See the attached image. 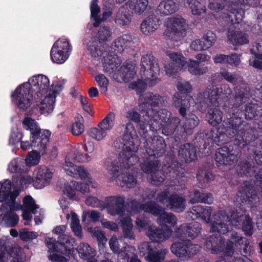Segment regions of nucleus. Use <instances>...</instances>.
<instances>
[{"mask_svg": "<svg viewBox=\"0 0 262 262\" xmlns=\"http://www.w3.org/2000/svg\"><path fill=\"white\" fill-rule=\"evenodd\" d=\"M48 78L43 75L32 76L28 82L18 86L11 94L12 101L21 111H25L30 106L33 100V93L36 102L41 101L38 105L41 114L51 113L54 109L56 97L62 91L60 84H52L49 87Z\"/></svg>", "mask_w": 262, "mask_h": 262, "instance_id": "f257e3e1", "label": "nucleus"}, {"mask_svg": "<svg viewBox=\"0 0 262 262\" xmlns=\"http://www.w3.org/2000/svg\"><path fill=\"white\" fill-rule=\"evenodd\" d=\"M242 210L233 211L229 217L225 211H219L212 216L210 231L225 234L229 231V225L242 228L245 234L251 235L253 233L252 219L244 214Z\"/></svg>", "mask_w": 262, "mask_h": 262, "instance_id": "f03ea898", "label": "nucleus"}, {"mask_svg": "<svg viewBox=\"0 0 262 262\" xmlns=\"http://www.w3.org/2000/svg\"><path fill=\"white\" fill-rule=\"evenodd\" d=\"M231 94L232 90L228 84L209 85L204 94L206 103L202 113L206 115H223L219 108L220 105L227 101ZM201 108L203 110L202 107Z\"/></svg>", "mask_w": 262, "mask_h": 262, "instance_id": "7ed1b4c3", "label": "nucleus"}, {"mask_svg": "<svg viewBox=\"0 0 262 262\" xmlns=\"http://www.w3.org/2000/svg\"><path fill=\"white\" fill-rule=\"evenodd\" d=\"M140 104L138 105L137 111H134L132 114L128 112L127 115H160L159 111H155L154 107H157L162 103L163 98L158 94L152 92H146L140 96Z\"/></svg>", "mask_w": 262, "mask_h": 262, "instance_id": "20e7f679", "label": "nucleus"}, {"mask_svg": "<svg viewBox=\"0 0 262 262\" xmlns=\"http://www.w3.org/2000/svg\"><path fill=\"white\" fill-rule=\"evenodd\" d=\"M195 143L200 146L203 144L205 148L210 144H216L217 145L226 144L231 140L228 137L225 129L224 130L218 129H211L208 132H200L195 137Z\"/></svg>", "mask_w": 262, "mask_h": 262, "instance_id": "39448f33", "label": "nucleus"}, {"mask_svg": "<svg viewBox=\"0 0 262 262\" xmlns=\"http://www.w3.org/2000/svg\"><path fill=\"white\" fill-rule=\"evenodd\" d=\"M177 88L179 97H177L176 94L174 95L173 105L176 107H180V115H186V108L190 105L189 94L191 92L192 86L188 81L180 80L177 84Z\"/></svg>", "mask_w": 262, "mask_h": 262, "instance_id": "423d86ee", "label": "nucleus"}, {"mask_svg": "<svg viewBox=\"0 0 262 262\" xmlns=\"http://www.w3.org/2000/svg\"><path fill=\"white\" fill-rule=\"evenodd\" d=\"M72 50V45L68 39L59 38L54 42L50 51L52 61L58 64L64 63L68 59Z\"/></svg>", "mask_w": 262, "mask_h": 262, "instance_id": "0eeeda50", "label": "nucleus"}, {"mask_svg": "<svg viewBox=\"0 0 262 262\" xmlns=\"http://www.w3.org/2000/svg\"><path fill=\"white\" fill-rule=\"evenodd\" d=\"M241 156V151L239 148L225 145L216 150L215 160L221 165H232L238 161Z\"/></svg>", "mask_w": 262, "mask_h": 262, "instance_id": "6e6552de", "label": "nucleus"}, {"mask_svg": "<svg viewBox=\"0 0 262 262\" xmlns=\"http://www.w3.org/2000/svg\"><path fill=\"white\" fill-rule=\"evenodd\" d=\"M141 70L146 71V78L155 84L160 81L158 76L160 74V67L158 59L152 54H146L142 56L141 59Z\"/></svg>", "mask_w": 262, "mask_h": 262, "instance_id": "1a4fd4ad", "label": "nucleus"}, {"mask_svg": "<svg viewBox=\"0 0 262 262\" xmlns=\"http://www.w3.org/2000/svg\"><path fill=\"white\" fill-rule=\"evenodd\" d=\"M75 239L73 237L67 234H61L58 236L57 243L61 245V248H59L56 245L55 240L53 238H46V244L49 249V251L55 252L66 256H69L71 254V249L73 246Z\"/></svg>", "mask_w": 262, "mask_h": 262, "instance_id": "9d476101", "label": "nucleus"}, {"mask_svg": "<svg viewBox=\"0 0 262 262\" xmlns=\"http://www.w3.org/2000/svg\"><path fill=\"white\" fill-rule=\"evenodd\" d=\"M171 24L165 31L164 34L171 40H181L186 35V24L182 17H174Z\"/></svg>", "mask_w": 262, "mask_h": 262, "instance_id": "9b49d317", "label": "nucleus"}, {"mask_svg": "<svg viewBox=\"0 0 262 262\" xmlns=\"http://www.w3.org/2000/svg\"><path fill=\"white\" fill-rule=\"evenodd\" d=\"M201 230V225L199 222L183 224L176 230L174 235L182 241L193 239L199 236Z\"/></svg>", "mask_w": 262, "mask_h": 262, "instance_id": "f8f14e48", "label": "nucleus"}, {"mask_svg": "<svg viewBox=\"0 0 262 262\" xmlns=\"http://www.w3.org/2000/svg\"><path fill=\"white\" fill-rule=\"evenodd\" d=\"M19 195L18 190L11 191V182L9 180H6L4 183H0V202L5 201L2 204V208H14V202Z\"/></svg>", "mask_w": 262, "mask_h": 262, "instance_id": "ddd939ff", "label": "nucleus"}, {"mask_svg": "<svg viewBox=\"0 0 262 262\" xmlns=\"http://www.w3.org/2000/svg\"><path fill=\"white\" fill-rule=\"evenodd\" d=\"M144 147L148 156L157 158L162 156L166 151L165 141L159 136L146 139L144 143Z\"/></svg>", "mask_w": 262, "mask_h": 262, "instance_id": "4468645a", "label": "nucleus"}, {"mask_svg": "<svg viewBox=\"0 0 262 262\" xmlns=\"http://www.w3.org/2000/svg\"><path fill=\"white\" fill-rule=\"evenodd\" d=\"M166 54L171 60L169 63L164 67L166 74L172 78H176L178 72L181 70L186 64L185 58L181 53L166 52Z\"/></svg>", "mask_w": 262, "mask_h": 262, "instance_id": "2eb2a0df", "label": "nucleus"}, {"mask_svg": "<svg viewBox=\"0 0 262 262\" xmlns=\"http://www.w3.org/2000/svg\"><path fill=\"white\" fill-rule=\"evenodd\" d=\"M130 119L137 123L140 127V132L139 134L143 138L147 137V130H145L146 126L149 125L150 130L153 132H157L162 127V125L154 117L150 118V116H130Z\"/></svg>", "mask_w": 262, "mask_h": 262, "instance_id": "dca6fc26", "label": "nucleus"}, {"mask_svg": "<svg viewBox=\"0 0 262 262\" xmlns=\"http://www.w3.org/2000/svg\"><path fill=\"white\" fill-rule=\"evenodd\" d=\"M125 197L123 195L110 196L105 199L104 208L112 215L123 216L124 214Z\"/></svg>", "mask_w": 262, "mask_h": 262, "instance_id": "f3484780", "label": "nucleus"}, {"mask_svg": "<svg viewBox=\"0 0 262 262\" xmlns=\"http://www.w3.org/2000/svg\"><path fill=\"white\" fill-rule=\"evenodd\" d=\"M223 116L224 120L221 126L225 129L230 140L234 138V141L237 138H239L238 135H240L239 130L242 128V118L238 116H229V118H227V116Z\"/></svg>", "mask_w": 262, "mask_h": 262, "instance_id": "a211bd4d", "label": "nucleus"}, {"mask_svg": "<svg viewBox=\"0 0 262 262\" xmlns=\"http://www.w3.org/2000/svg\"><path fill=\"white\" fill-rule=\"evenodd\" d=\"M258 199L253 186L248 182H244L239 187L235 197V201L239 204H250L258 201Z\"/></svg>", "mask_w": 262, "mask_h": 262, "instance_id": "6ab92c4d", "label": "nucleus"}, {"mask_svg": "<svg viewBox=\"0 0 262 262\" xmlns=\"http://www.w3.org/2000/svg\"><path fill=\"white\" fill-rule=\"evenodd\" d=\"M134 146H129L128 149H126L125 146H122V151L118 156V161L122 164L123 168L128 169L135 165L139 162V158L136 155L139 147H137L136 150H133Z\"/></svg>", "mask_w": 262, "mask_h": 262, "instance_id": "aec40b11", "label": "nucleus"}, {"mask_svg": "<svg viewBox=\"0 0 262 262\" xmlns=\"http://www.w3.org/2000/svg\"><path fill=\"white\" fill-rule=\"evenodd\" d=\"M71 155H69L66 158L65 165L64 168L67 171V173L76 179H87L89 182L91 183V178L90 174L86 171L83 166H78L74 165L71 162L68 161L69 160Z\"/></svg>", "mask_w": 262, "mask_h": 262, "instance_id": "412c9836", "label": "nucleus"}, {"mask_svg": "<svg viewBox=\"0 0 262 262\" xmlns=\"http://www.w3.org/2000/svg\"><path fill=\"white\" fill-rule=\"evenodd\" d=\"M216 39L215 34L211 31H208L201 39L192 41L190 47L194 51L205 50L215 43Z\"/></svg>", "mask_w": 262, "mask_h": 262, "instance_id": "4be33fe9", "label": "nucleus"}, {"mask_svg": "<svg viewBox=\"0 0 262 262\" xmlns=\"http://www.w3.org/2000/svg\"><path fill=\"white\" fill-rule=\"evenodd\" d=\"M122 141V146H125L126 149H128L129 146H134L133 147V150H136L137 147L140 145L136 132L133 125L130 122L126 124Z\"/></svg>", "mask_w": 262, "mask_h": 262, "instance_id": "5701e85b", "label": "nucleus"}, {"mask_svg": "<svg viewBox=\"0 0 262 262\" xmlns=\"http://www.w3.org/2000/svg\"><path fill=\"white\" fill-rule=\"evenodd\" d=\"M212 212V209L211 207L196 205L190 209L189 211L187 212V215L192 220L201 217L207 224L210 222L211 226V222L213 221L212 219V221H210Z\"/></svg>", "mask_w": 262, "mask_h": 262, "instance_id": "b1692460", "label": "nucleus"}, {"mask_svg": "<svg viewBox=\"0 0 262 262\" xmlns=\"http://www.w3.org/2000/svg\"><path fill=\"white\" fill-rule=\"evenodd\" d=\"M133 16L125 4L120 7L114 15V22L118 26L124 27L130 25Z\"/></svg>", "mask_w": 262, "mask_h": 262, "instance_id": "393cba45", "label": "nucleus"}, {"mask_svg": "<svg viewBox=\"0 0 262 262\" xmlns=\"http://www.w3.org/2000/svg\"><path fill=\"white\" fill-rule=\"evenodd\" d=\"M51 133L48 130H43L41 134L32 136V146L36 148L41 154L46 152L47 145L49 141Z\"/></svg>", "mask_w": 262, "mask_h": 262, "instance_id": "a878e982", "label": "nucleus"}, {"mask_svg": "<svg viewBox=\"0 0 262 262\" xmlns=\"http://www.w3.org/2000/svg\"><path fill=\"white\" fill-rule=\"evenodd\" d=\"M172 233V230L168 226L165 227V230L155 226H150L146 232V235L153 242H160L168 238Z\"/></svg>", "mask_w": 262, "mask_h": 262, "instance_id": "bb28decb", "label": "nucleus"}, {"mask_svg": "<svg viewBox=\"0 0 262 262\" xmlns=\"http://www.w3.org/2000/svg\"><path fill=\"white\" fill-rule=\"evenodd\" d=\"M52 177V172L46 167H42L37 171L36 180L33 183L34 187L41 189L49 184Z\"/></svg>", "mask_w": 262, "mask_h": 262, "instance_id": "cd10ccee", "label": "nucleus"}, {"mask_svg": "<svg viewBox=\"0 0 262 262\" xmlns=\"http://www.w3.org/2000/svg\"><path fill=\"white\" fill-rule=\"evenodd\" d=\"M196 148L192 144L186 143L180 146L178 150V156L185 162H190L196 159Z\"/></svg>", "mask_w": 262, "mask_h": 262, "instance_id": "c85d7f7f", "label": "nucleus"}, {"mask_svg": "<svg viewBox=\"0 0 262 262\" xmlns=\"http://www.w3.org/2000/svg\"><path fill=\"white\" fill-rule=\"evenodd\" d=\"M166 207L176 212H181L185 209L186 200L183 196L177 193L171 194L169 196Z\"/></svg>", "mask_w": 262, "mask_h": 262, "instance_id": "c756f323", "label": "nucleus"}, {"mask_svg": "<svg viewBox=\"0 0 262 262\" xmlns=\"http://www.w3.org/2000/svg\"><path fill=\"white\" fill-rule=\"evenodd\" d=\"M239 84L235 89V100L238 105L245 102L251 96L249 85L244 81Z\"/></svg>", "mask_w": 262, "mask_h": 262, "instance_id": "7c9ffc66", "label": "nucleus"}, {"mask_svg": "<svg viewBox=\"0 0 262 262\" xmlns=\"http://www.w3.org/2000/svg\"><path fill=\"white\" fill-rule=\"evenodd\" d=\"M205 245L206 247L211 251V253L216 254L223 251L224 241L221 238L211 235L207 238Z\"/></svg>", "mask_w": 262, "mask_h": 262, "instance_id": "2f4dec72", "label": "nucleus"}, {"mask_svg": "<svg viewBox=\"0 0 262 262\" xmlns=\"http://www.w3.org/2000/svg\"><path fill=\"white\" fill-rule=\"evenodd\" d=\"M178 9V5L173 0H163L159 4L157 11L161 15H169L176 12Z\"/></svg>", "mask_w": 262, "mask_h": 262, "instance_id": "473e14b6", "label": "nucleus"}, {"mask_svg": "<svg viewBox=\"0 0 262 262\" xmlns=\"http://www.w3.org/2000/svg\"><path fill=\"white\" fill-rule=\"evenodd\" d=\"M159 26V20L156 17H148L141 23L140 29L144 34L149 35L158 28Z\"/></svg>", "mask_w": 262, "mask_h": 262, "instance_id": "72a5a7b5", "label": "nucleus"}, {"mask_svg": "<svg viewBox=\"0 0 262 262\" xmlns=\"http://www.w3.org/2000/svg\"><path fill=\"white\" fill-rule=\"evenodd\" d=\"M240 135H238L239 138H237L234 141V144L241 147H244L248 143L254 140L255 137L253 134L252 129H248L247 131L242 127L239 130Z\"/></svg>", "mask_w": 262, "mask_h": 262, "instance_id": "f704fd0d", "label": "nucleus"}, {"mask_svg": "<svg viewBox=\"0 0 262 262\" xmlns=\"http://www.w3.org/2000/svg\"><path fill=\"white\" fill-rule=\"evenodd\" d=\"M14 208L12 209L10 207L11 210H29L32 212L33 214L36 213V210L38 208V206L35 204V201L30 195L25 196L23 199V204L21 205L20 204L14 202Z\"/></svg>", "mask_w": 262, "mask_h": 262, "instance_id": "c9c22d12", "label": "nucleus"}, {"mask_svg": "<svg viewBox=\"0 0 262 262\" xmlns=\"http://www.w3.org/2000/svg\"><path fill=\"white\" fill-rule=\"evenodd\" d=\"M132 36L129 34H124L114 41L113 49L115 52L121 53L132 42Z\"/></svg>", "mask_w": 262, "mask_h": 262, "instance_id": "e433bc0d", "label": "nucleus"}, {"mask_svg": "<svg viewBox=\"0 0 262 262\" xmlns=\"http://www.w3.org/2000/svg\"><path fill=\"white\" fill-rule=\"evenodd\" d=\"M148 4V0H129L125 3V5L128 6L133 13L140 15L146 10Z\"/></svg>", "mask_w": 262, "mask_h": 262, "instance_id": "4c0bfd02", "label": "nucleus"}, {"mask_svg": "<svg viewBox=\"0 0 262 262\" xmlns=\"http://www.w3.org/2000/svg\"><path fill=\"white\" fill-rule=\"evenodd\" d=\"M215 63L228 64L237 66L240 63V58L236 53H232L231 55L219 54L213 58Z\"/></svg>", "mask_w": 262, "mask_h": 262, "instance_id": "58836bf2", "label": "nucleus"}, {"mask_svg": "<svg viewBox=\"0 0 262 262\" xmlns=\"http://www.w3.org/2000/svg\"><path fill=\"white\" fill-rule=\"evenodd\" d=\"M123 237L130 240H134L135 235L133 230V225L130 217L126 216L121 220Z\"/></svg>", "mask_w": 262, "mask_h": 262, "instance_id": "ea45409f", "label": "nucleus"}, {"mask_svg": "<svg viewBox=\"0 0 262 262\" xmlns=\"http://www.w3.org/2000/svg\"><path fill=\"white\" fill-rule=\"evenodd\" d=\"M8 170L11 173H24L28 170V166L25 160L17 158L12 160L9 164Z\"/></svg>", "mask_w": 262, "mask_h": 262, "instance_id": "a19ab883", "label": "nucleus"}, {"mask_svg": "<svg viewBox=\"0 0 262 262\" xmlns=\"http://www.w3.org/2000/svg\"><path fill=\"white\" fill-rule=\"evenodd\" d=\"M193 198L189 200L191 204L202 203L211 204L213 202V197L210 193H202L199 190L194 191Z\"/></svg>", "mask_w": 262, "mask_h": 262, "instance_id": "79ce46f5", "label": "nucleus"}, {"mask_svg": "<svg viewBox=\"0 0 262 262\" xmlns=\"http://www.w3.org/2000/svg\"><path fill=\"white\" fill-rule=\"evenodd\" d=\"M180 122L177 117H169L163 125L162 133L166 136L172 135Z\"/></svg>", "mask_w": 262, "mask_h": 262, "instance_id": "37998d69", "label": "nucleus"}, {"mask_svg": "<svg viewBox=\"0 0 262 262\" xmlns=\"http://www.w3.org/2000/svg\"><path fill=\"white\" fill-rule=\"evenodd\" d=\"M141 170L145 173H150L151 174L159 169L160 166V163L158 160H150L146 159L143 160L140 164Z\"/></svg>", "mask_w": 262, "mask_h": 262, "instance_id": "c03bdc74", "label": "nucleus"}, {"mask_svg": "<svg viewBox=\"0 0 262 262\" xmlns=\"http://www.w3.org/2000/svg\"><path fill=\"white\" fill-rule=\"evenodd\" d=\"M230 42L235 46L242 45L248 43V36L242 31H234L228 35Z\"/></svg>", "mask_w": 262, "mask_h": 262, "instance_id": "a18cd8bd", "label": "nucleus"}, {"mask_svg": "<svg viewBox=\"0 0 262 262\" xmlns=\"http://www.w3.org/2000/svg\"><path fill=\"white\" fill-rule=\"evenodd\" d=\"M88 50L90 52L91 56L94 57L101 56L105 54L102 43L94 38L90 40L88 44Z\"/></svg>", "mask_w": 262, "mask_h": 262, "instance_id": "49530a36", "label": "nucleus"}, {"mask_svg": "<svg viewBox=\"0 0 262 262\" xmlns=\"http://www.w3.org/2000/svg\"><path fill=\"white\" fill-rule=\"evenodd\" d=\"M23 124L25 128L30 130L32 136H36L37 134H41L42 132L37 122L30 117H26L23 121Z\"/></svg>", "mask_w": 262, "mask_h": 262, "instance_id": "de8ad7c7", "label": "nucleus"}, {"mask_svg": "<svg viewBox=\"0 0 262 262\" xmlns=\"http://www.w3.org/2000/svg\"><path fill=\"white\" fill-rule=\"evenodd\" d=\"M78 252L79 256L83 259L94 258L96 255L95 249L87 243L81 244L78 247Z\"/></svg>", "mask_w": 262, "mask_h": 262, "instance_id": "09e8293b", "label": "nucleus"}, {"mask_svg": "<svg viewBox=\"0 0 262 262\" xmlns=\"http://www.w3.org/2000/svg\"><path fill=\"white\" fill-rule=\"evenodd\" d=\"M170 250L178 257L187 258L186 243H174L171 246Z\"/></svg>", "mask_w": 262, "mask_h": 262, "instance_id": "8fccbe9b", "label": "nucleus"}, {"mask_svg": "<svg viewBox=\"0 0 262 262\" xmlns=\"http://www.w3.org/2000/svg\"><path fill=\"white\" fill-rule=\"evenodd\" d=\"M167 252L166 249L157 250L152 249L148 252L147 259L149 262H162L165 259Z\"/></svg>", "mask_w": 262, "mask_h": 262, "instance_id": "3c124183", "label": "nucleus"}, {"mask_svg": "<svg viewBox=\"0 0 262 262\" xmlns=\"http://www.w3.org/2000/svg\"><path fill=\"white\" fill-rule=\"evenodd\" d=\"M142 209L147 213L154 215H160L164 211V209L155 202L149 201L142 205Z\"/></svg>", "mask_w": 262, "mask_h": 262, "instance_id": "603ef678", "label": "nucleus"}, {"mask_svg": "<svg viewBox=\"0 0 262 262\" xmlns=\"http://www.w3.org/2000/svg\"><path fill=\"white\" fill-rule=\"evenodd\" d=\"M238 173L241 176H252L255 172V168L251 163L246 160L241 161L238 164Z\"/></svg>", "mask_w": 262, "mask_h": 262, "instance_id": "864d4df0", "label": "nucleus"}, {"mask_svg": "<svg viewBox=\"0 0 262 262\" xmlns=\"http://www.w3.org/2000/svg\"><path fill=\"white\" fill-rule=\"evenodd\" d=\"M188 70L193 75H201L205 74L208 68L200 66V62L198 61L190 60L188 63Z\"/></svg>", "mask_w": 262, "mask_h": 262, "instance_id": "5fc2aeb1", "label": "nucleus"}, {"mask_svg": "<svg viewBox=\"0 0 262 262\" xmlns=\"http://www.w3.org/2000/svg\"><path fill=\"white\" fill-rule=\"evenodd\" d=\"M123 166L122 164L119 163L118 159L114 160L109 163L106 166V170L112 178L115 179L117 178H119L120 172L123 170Z\"/></svg>", "mask_w": 262, "mask_h": 262, "instance_id": "6e6d98bb", "label": "nucleus"}, {"mask_svg": "<svg viewBox=\"0 0 262 262\" xmlns=\"http://www.w3.org/2000/svg\"><path fill=\"white\" fill-rule=\"evenodd\" d=\"M245 11L242 8L233 9L226 16L232 24H239L242 20Z\"/></svg>", "mask_w": 262, "mask_h": 262, "instance_id": "4d7b16f0", "label": "nucleus"}, {"mask_svg": "<svg viewBox=\"0 0 262 262\" xmlns=\"http://www.w3.org/2000/svg\"><path fill=\"white\" fill-rule=\"evenodd\" d=\"M91 17L94 20L93 26L98 27L100 24V7L98 5V0H92L90 6Z\"/></svg>", "mask_w": 262, "mask_h": 262, "instance_id": "13d9d810", "label": "nucleus"}, {"mask_svg": "<svg viewBox=\"0 0 262 262\" xmlns=\"http://www.w3.org/2000/svg\"><path fill=\"white\" fill-rule=\"evenodd\" d=\"M181 121L183 122V127L187 133V130L194 128L199 122L196 116H182Z\"/></svg>", "mask_w": 262, "mask_h": 262, "instance_id": "bf43d9fd", "label": "nucleus"}, {"mask_svg": "<svg viewBox=\"0 0 262 262\" xmlns=\"http://www.w3.org/2000/svg\"><path fill=\"white\" fill-rule=\"evenodd\" d=\"M191 9V13L194 15H200L206 11L205 5L198 0H192L186 3V6Z\"/></svg>", "mask_w": 262, "mask_h": 262, "instance_id": "052dcab7", "label": "nucleus"}, {"mask_svg": "<svg viewBox=\"0 0 262 262\" xmlns=\"http://www.w3.org/2000/svg\"><path fill=\"white\" fill-rule=\"evenodd\" d=\"M219 75L228 82L233 85L239 84L244 82L243 78L236 73H231L228 71H222L219 73Z\"/></svg>", "mask_w": 262, "mask_h": 262, "instance_id": "680f3d73", "label": "nucleus"}, {"mask_svg": "<svg viewBox=\"0 0 262 262\" xmlns=\"http://www.w3.org/2000/svg\"><path fill=\"white\" fill-rule=\"evenodd\" d=\"M158 222L161 225L168 224L174 226L177 224V219L172 213L164 211L159 215Z\"/></svg>", "mask_w": 262, "mask_h": 262, "instance_id": "e2e57ef3", "label": "nucleus"}, {"mask_svg": "<svg viewBox=\"0 0 262 262\" xmlns=\"http://www.w3.org/2000/svg\"><path fill=\"white\" fill-rule=\"evenodd\" d=\"M1 209L2 211H6L3 217V220L7 222L10 226L13 227L16 225L19 220L18 216L13 211L15 210H11L9 208L3 209L2 207Z\"/></svg>", "mask_w": 262, "mask_h": 262, "instance_id": "0e129e2a", "label": "nucleus"}, {"mask_svg": "<svg viewBox=\"0 0 262 262\" xmlns=\"http://www.w3.org/2000/svg\"><path fill=\"white\" fill-rule=\"evenodd\" d=\"M84 119L82 116L77 117L76 120L72 124L71 133L75 136L81 135L84 131V125H83Z\"/></svg>", "mask_w": 262, "mask_h": 262, "instance_id": "69168bd1", "label": "nucleus"}, {"mask_svg": "<svg viewBox=\"0 0 262 262\" xmlns=\"http://www.w3.org/2000/svg\"><path fill=\"white\" fill-rule=\"evenodd\" d=\"M111 35L112 31L109 27L101 26L99 28L96 34V40L102 43L107 41Z\"/></svg>", "mask_w": 262, "mask_h": 262, "instance_id": "338daca9", "label": "nucleus"}, {"mask_svg": "<svg viewBox=\"0 0 262 262\" xmlns=\"http://www.w3.org/2000/svg\"><path fill=\"white\" fill-rule=\"evenodd\" d=\"M119 72L122 75V78L124 79L133 78L136 73L134 68L130 62H125L120 67Z\"/></svg>", "mask_w": 262, "mask_h": 262, "instance_id": "774afa93", "label": "nucleus"}]
</instances>
